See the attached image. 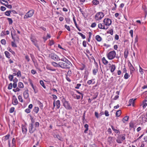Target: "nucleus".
Listing matches in <instances>:
<instances>
[{
  "label": "nucleus",
  "mask_w": 147,
  "mask_h": 147,
  "mask_svg": "<svg viewBox=\"0 0 147 147\" xmlns=\"http://www.w3.org/2000/svg\"><path fill=\"white\" fill-rule=\"evenodd\" d=\"M96 23L94 22L92 24L91 26L92 28H94L96 27Z\"/></svg>",
  "instance_id": "774afa93"
},
{
  "label": "nucleus",
  "mask_w": 147,
  "mask_h": 147,
  "mask_svg": "<svg viewBox=\"0 0 147 147\" xmlns=\"http://www.w3.org/2000/svg\"><path fill=\"white\" fill-rule=\"evenodd\" d=\"M102 61L103 63L105 65H106L108 64V61L106 59L105 57H103L102 58Z\"/></svg>",
  "instance_id": "393cba45"
},
{
  "label": "nucleus",
  "mask_w": 147,
  "mask_h": 147,
  "mask_svg": "<svg viewBox=\"0 0 147 147\" xmlns=\"http://www.w3.org/2000/svg\"><path fill=\"white\" fill-rule=\"evenodd\" d=\"M40 83L41 85L45 88L46 87L44 84L43 81L42 80H40Z\"/></svg>",
  "instance_id": "c9c22d12"
},
{
  "label": "nucleus",
  "mask_w": 147,
  "mask_h": 147,
  "mask_svg": "<svg viewBox=\"0 0 147 147\" xmlns=\"http://www.w3.org/2000/svg\"><path fill=\"white\" fill-rule=\"evenodd\" d=\"M34 12V10L32 9L29 10L24 17V19H27L28 18L31 17L33 15Z\"/></svg>",
  "instance_id": "423d86ee"
},
{
  "label": "nucleus",
  "mask_w": 147,
  "mask_h": 147,
  "mask_svg": "<svg viewBox=\"0 0 147 147\" xmlns=\"http://www.w3.org/2000/svg\"><path fill=\"white\" fill-rule=\"evenodd\" d=\"M7 50L11 52L13 55H14L15 54V52L12 50L9 47L7 48Z\"/></svg>",
  "instance_id": "8fccbe9b"
},
{
  "label": "nucleus",
  "mask_w": 147,
  "mask_h": 147,
  "mask_svg": "<svg viewBox=\"0 0 147 147\" xmlns=\"http://www.w3.org/2000/svg\"><path fill=\"white\" fill-rule=\"evenodd\" d=\"M136 99H133V98L130 99L129 101V105L128 106H129L131 105V104L133 106H134L135 101L136 100Z\"/></svg>",
  "instance_id": "dca6fc26"
},
{
  "label": "nucleus",
  "mask_w": 147,
  "mask_h": 147,
  "mask_svg": "<svg viewBox=\"0 0 147 147\" xmlns=\"http://www.w3.org/2000/svg\"><path fill=\"white\" fill-rule=\"evenodd\" d=\"M13 104L14 105H16L18 104V102L16 98L14 97L13 98L12 101Z\"/></svg>",
  "instance_id": "a211bd4d"
},
{
  "label": "nucleus",
  "mask_w": 147,
  "mask_h": 147,
  "mask_svg": "<svg viewBox=\"0 0 147 147\" xmlns=\"http://www.w3.org/2000/svg\"><path fill=\"white\" fill-rule=\"evenodd\" d=\"M39 109L38 107H35L33 109V111L36 113H37L39 111Z\"/></svg>",
  "instance_id": "a878e982"
},
{
  "label": "nucleus",
  "mask_w": 147,
  "mask_h": 147,
  "mask_svg": "<svg viewBox=\"0 0 147 147\" xmlns=\"http://www.w3.org/2000/svg\"><path fill=\"white\" fill-rule=\"evenodd\" d=\"M104 13L102 12L97 13L95 16V19L96 21L100 20L104 17Z\"/></svg>",
  "instance_id": "7ed1b4c3"
},
{
  "label": "nucleus",
  "mask_w": 147,
  "mask_h": 147,
  "mask_svg": "<svg viewBox=\"0 0 147 147\" xmlns=\"http://www.w3.org/2000/svg\"><path fill=\"white\" fill-rule=\"evenodd\" d=\"M7 20L8 21L9 24L10 25L12 24L13 23V21L12 19L11 18H7Z\"/></svg>",
  "instance_id": "a19ab883"
},
{
  "label": "nucleus",
  "mask_w": 147,
  "mask_h": 147,
  "mask_svg": "<svg viewBox=\"0 0 147 147\" xmlns=\"http://www.w3.org/2000/svg\"><path fill=\"white\" fill-rule=\"evenodd\" d=\"M138 120L140 123H142L145 122L147 121V118L146 117L145 115L143 114L139 117Z\"/></svg>",
  "instance_id": "0eeeda50"
},
{
  "label": "nucleus",
  "mask_w": 147,
  "mask_h": 147,
  "mask_svg": "<svg viewBox=\"0 0 147 147\" xmlns=\"http://www.w3.org/2000/svg\"><path fill=\"white\" fill-rule=\"evenodd\" d=\"M96 117L98 118H99V116H101L102 115V114L101 113H100V114H98V113L96 112H95L94 113Z\"/></svg>",
  "instance_id": "2f4dec72"
},
{
  "label": "nucleus",
  "mask_w": 147,
  "mask_h": 147,
  "mask_svg": "<svg viewBox=\"0 0 147 147\" xmlns=\"http://www.w3.org/2000/svg\"><path fill=\"white\" fill-rule=\"evenodd\" d=\"M12 86H13L12 84L11 83H10L8 85V89L9 90L11 89L12 88Z\"/></svg>",
  "instance_id": "864d4df0"
},
{
  "label": "nucleus",
  "mask_w": 147,
  "mask_h": 147,
  "mask_svg": "<svg viewBox=\"0 0 147 147\" xmlns=\"http://www.w3.org/2000/svg\"><path fill=\"white\" fill-rule=\"evenodd\" d=\"M51 63L52 65L55 67H59V63H58L55 62H52Z\"/></svg>",
  "instance_id": "c85d7f7f"
},
{
  "label": "nucleus",
  "mask_w": 147,
  "mask_h": 147,
  "mask_svg": "<svg viewBox=\"0 0 147 147\" xmlns=\"http://www.w3.org/2000/svg\"><path fill=\"white\" fill-rule=\"evenodd\" d=\"M111 127L112 130L115 132V133L116 134L119 133V134L120 133L119 131L118 130L115 129L113 125H111Z\"/></svg>",
  "instance_id": "412c9836"
},
{
  "label": "nucleus",
  "mask_w": 147,
  "mask_h": 147,
  "mask_svg": "<svg viewBox=\"0 0 147 147\" xmlns=\"http://www.w3.org/2000/svg\"><path fill=\"white\" fill-rule=\"evenodd\" d=\"M32 87L34 90L35 93H36L38 92V90H36V87L35 86H32Z\"/></svg>",
  "instance_id": "4c0bfd02"
},
{
  "label": "nucleus",
  "mask_w": 147,
  "mask_h": 147,
  "mask_svg": "<svg viewBox=\"0 0 147 147\" xmlns=\"http://www.w3.org/2000/svg\"><path fill=\"white\" fill-rule=\"evenodd\" d=\"M125 135L124 134L118 135L116 139V142L117 143L121 144L122 143L123 140L125 139Z\"/></svg>",
  "instance_id": "20e7f679"
},
{
  "label": "nucleus",
  "mask_w": 147,
  "mask_h": 147,
  "mask_svg": "<svg viewBox=\"0 0 147 147\" xmlns=\"http://www.w3.org/2000/svg\"><path fill=\"white\" fill-rule=\"evenodd\" d=\"M105 114L106 116H109V112L107 110H105Z\"/></svg>",
  "instance_id": "bf43d9fd"
},
{
  "label": "nucleus",
  "mask_w": 147,
  "mask_h": 147,
  "mask_svg": "<svg viewBox=\"0 0 147 147\" xmlns=\"http://www.w3.org/2000/svg\"><path fill=\"white\" fill-rule=\"evenodd\" d=\"M98 28L100 29L107 30L108 28V27L107 26L105 27L104 24L103 25L102 24L100 23L98 24Z\"/></svg>",
  "instance_id": "2eb2a0df"
},
{
  "label": "nucleus",
  "mask_w": 147,
  "mask_h": 147,
  "mask_svg": "<svg viewBox=\"0 0 147 147\" xmlns=\"http://www.w3.org/2000/svg\"><path fill=\"white\" fill-rule=\"evenodd\" d=\"M65 27L66 28L68 31H70L71 30L70 27L69 26H67V25H65Z\"/></svg>",
  "instance_id": "13d9d810"
},
{
  "label": "nucleus",
  "mask_w": 147,
  "mask_h": 147,
  "mask_svg": "<svg viewBox=\"0 0 147 147\" xmlns=\"http://www.w3.org/2000/svg\"><path fill=\"white\" fill-rule=\"evenodd\" d=\"M32 124H29V131L30 134L33 133L36 130V127H34Z\"/></svg>",
  "instance_id": "6e6552de"
},
{
  "label": "nucleus",
  "mask_w": 147,
  "mask_h": 147,
  "mask_svg": "<svg viewBox=\"0 0 147 147\" xmlns=\"http://www.w3.org/2000/svg\"><path fill=\"white\" fill-rule=\"evenodd\" d=\"M104 25L107 26H109L111 24L112 21L111 19L108 18H105L103 20Z\"/></svg>",
  "instance_id": "1a4fd4ad"
},
{
  "label": "nucleus",
  "mask_w": 147,
  "mask_h": 147,
  "mask_svg": "<svg viewBox=\"0 0 147 147\" xmlns=\"http://www.w3.org/2000/svg\"><path fill=\"white\" fill-rule=\"evenodd\" d=\"M128 65L130 70V74H132L135 71V69L130 62L128 63Z\"/></svg>",
  "instance_id": "9b49d317"
},
{
  "label": "nucleus",
  "mask_w": 147,
  "mask_h": 147,
  "mask_svg": "<svg viewBox=\"0 0 147 147\" xmlns=\"http://www.w3.org/2000/svg\"><path fill=\"white\" fill-rule=\"evenodd\" d=\"M12 147H15L16 140L14 138H13L12 140Z\"/></svg>",
  "instance_id": "e433bc0d"
},
{
  "label": "nucleus",
  "mask_w": 147,
  "mask_h": 147,
  "mask_svg": "<svg viewBox=\"0 0 147 147\" xmlns=\"http://www.w3.org/2000/svg\"><path fill=\"white\" fill-rule=\"evenodd\" d=\"M25 59H26L27 60V61L28 62H29L30 60V59L29 58V57L27 55H26L25 56Z\"/></svg>",
  "instance_id": "0e129e2a"
},
{
  "label": "nucleus",
  "mask_w": 147,
  "mask_h": 147,
  "mask_svg": "<svg viewBox=\"0 0 147 147\" xmlns=\"http://www.w3.org/2000/svg\"><path fill=\"white\" fill-rule=\"evenodd\" d=\"M15 108L14 107H11L9 110V112L11 113H13L14 110Z\"/></svg>",
  "instance_id": "4d7b16f0"
},
{
  "label": "nucleus",
  "mask_w": 147,
  "mask_h": 147,
  "mask_svg": "<svg viewBox=\"0 0 147 147\" xmlns=\"http://www.w3.org/2000/svg\"><path fill=\"white\" fill-rule=\"evenodd\" d=\"M113 138L112 137H109L107 139V140L108 142L110 144L112 143L113 142Z\"/></svg>",
  "instance_id": "6ab92c4d"
},
{
  "label": "nucleus",
  "mask_w": 147,
  "mask_h": 147,
  "mask_svg": "<svg viewBox=\"0 0 147 147\" xmlns=\"http://www.w3.org/2000/svg\"><path fill=\"white\" fill-rule=\"evenodd\" d=\"M1 42L2 45H5L6 44V40L4 39H2L1 41Z\"/></svg>",
  "instance_id": "a18cd8bd"
},
{
  "label": "nucleus",
  "mask_w": 147,
  "mask_h": 147,
  "mask_svg": "<svg viewBox=\"0 0 147 147\" xmlns=\"http://www.w3.org/2000/svg\"><path fill=\"white\" fill-rule=\"evenodd\" d=\"M22 131L24 134H26L27 131V129L26 127L24 126H22Z\"/></svg>",
  "instance_id": "aec40b11"
},
{
  "label": "nucleus",
  "mask_w": 147,
  "mask_h": 147,
  "mask_svg": "<svg viewBox=\"0 0 147 147\" xmlns=\"http://www.w3.org/2000/svg\"><path fill=\"white\" fill-rule=\"evenodd\" d=\"M95 38L98 42H100L102 40L101 37L99 35L96 36H95Z\"/></svg>",
  "instance_id": "5701e85b"
},
{
  "label": "nucleus",
  "mask_w": 147,
  "mask_h": 147,
  "mask_svg": "<svg viewBox=\"0 0 147 147\" xmlns=\"http://www.w3.org/2000/svg\"><path fill=\"white\" fill-rule=\"evenodd\" d=\"M83 45L84 47H86V42L84 40L83 42Z\"/></svg>",
  "instance_id": "338daca9"
},
{
  "label": "nucleus",
  "mask_w": 147,
  "mask_h": 147,
  "mask_svg": "<svg viewBox=\"0 0 147 147\" xmlns=\"http://www.w3.org/2000/svg\"><path fill=\"white\" fill-rule=\"evenodd\" d=\"M30 39L31 41L32 42V43H33V44L36 46V47H37L38 48L39 46L38 44L37 43V40L34 38H33L32 37H31L30 38Z\"/></svg>",
  "instance_id": "ddd939ff"
},
{
  "label": "nucleus",
  "mask_w": 147,
  "mask_h": 147,
  "mask_svg": "<svg viewBox=\"0 0 147 147\" xmlns=\"http://www.w3.org/2000/svg\"><path fill=\"white\" fill-rule=\"evenodd\" d=\"M15 41H14V42H11V45L12 47H17V46L16 45V44L15 43Z\"/></svg>",
  "instance_id": "49530a36"
},
{
  "label": "nucleus",
  "mask_w": 147,
  "mask_h": 147,
  "mask_svg": "<svg viewBox=\"0 0 147 147\" xmlns=\"http://www.w3.org/2000/svg\"><path fill=\"white\" fill-rule=\"evenodd\" d=\"M18 85V87L20 88H23L24 87L23 84L21 82H19Z\"/></svg>",
  "instance_id": "473e14b6"
},
{
  "label": "nucleus",
  "mask_w": 147,
  "mask_h": 147,
  "mask_svg": "<svg viewBox=\"0 0 147 147\" xmlns=\"http://www.w3.org/2000/svg\"><path fill=\"white\" fill-rule=\"evenodd\" d=\"M121 110H118L116 113V115L117 117H119L121 115Z\"/></svg>",
  "instance_id": "cd10ccee"
},
{
  "label": "nucleus",
  "mask_w": 147,
  "mask_h": 147,
  "mask_svg": "<svg viewBox=\"0 0 147 147\" xmlns=\"http://www.w3.org/2000/svg\"><path fill=\"white\" fill-rule=\"evenodd\" d=\"M5 55L6 56V57L8 58H9L10 57V54L7 51H5Z\"/></svg>",
  "instance_id": "c756f323"
},
{
  "label": "nucleus",
  "mask_w": 147,
  "mask_h": 147,
  "mask_svg": "<svg viewBox=\"0 0 147 147\" xmlns=\"http://www.w3.org/2000/svg\"><path fill=\"white\" fill-rule=\"evenodd\" d=\"M66 80L68 81L69 82H71V80L68 77V75H66Z\"/></svg>",
  "instance_id": "680f3d73"
},
{
  "label": "nucleus",
  "mask_w": 147,
  "mask_h": 147,
  "mask_svg": "<svg viewBox=\"0 0 147 147\" xmlns=\"http://www.w3.org/2000/svg\"><path fill=\"white\" fill-rule=\"evenodd\" d=\"M0 9L2 11H4L6 9V8L4 7L1 6L0 8Z\"/></svg>",
  "instance_id": "e2e57ef3"
},
{
  "label": "nucleus",
  "mask_w": 147,
  "mask_h": 147,
  "mask_svg": "<svg viewBox=\"0 0 147 147\" xmlns=\"http://www.w3.org/2000/svg\"><path fill=\"white\" fill-rule=\"evenodd\" d=\"M10 13L11 12L10 11H6L5 13V14L7 16H9L10 15Z\"/></svg>",
  "instance_id": "603ef678"
},
{
  "label": "nucleus",
  "mask_w": 147,
  "mask_h": 147,
  "mask_svg": "<svg viewBox=\"0 0 147 147\" xmlns=\"http://www.w3.org/2000/svg\"><path fill=\"white\" fill-rule=\"evenodd\" d=\"M107 33L110 34L111 35H112L113 34V30L112 29H109L107 32Z\"/></svg>",
  "instance_id": "72a5a7b5"
},
{
  "label": "nucleus",
  "mask_w": 147,
  "mask_h": 147,
  "mask_svg": "<svg viewBox=\"0 0 147 147\" xmlns=\"http://www.w3.org/2000/svg\"><path fill=\"white\" fill-rule=\"evenodd\" d=\"M60 101L59 100H58L57 101H56V102H55V100H54V101L53 102V108H54L55 106L56 105L57 107V109H59L60 106Z\"/></svg>",
  "instance_id": "f8f14e48"
},
{
  "label": "nucleus",
  "mask_w": 147,
  "mask_h": 147,
  "mask_svg": "<svg viewBox=\"0 0 147 147\" xmlns=\"http://www.w3.org/2000/svg\"><path fill=\"white\" fill-rule=\"evenodd\" d=\"M20 89L18 88H16V89H13V90L15 92H19L20 91Z\"/></svg>",
  "instance_id": "052dcab7"
},
{
  "label": "nucleus",
  "mask_w": 147,
  "mask_h": 147,
  "mask_svg": "<svg viewBox=\"0 0 147 147\" xmlns=\"http://www.w3.org/2000/svg\"><path fill=\"white\" fill-rule=\"evenodd\" d=\"M143 69L139 65V71L141 74H142L144 73Z\"/></svg>",
  "instance_id": "79ce46f5"
},
{
  "label": "nucleus",
  "mask_w": 147,
  "mask_h": 147,
  "mask_svg": "<svg viewBox=\"0 0 147 147\" xmlns=\"http://www.w3.org/2000/svg\"><path fill=\"white\" fill-rule=\"evenodd\" d=\"M54 136L55 138H58L59 140H61V136L59 135L58 134L57 135L56 134Z\"/></svg>",
  "instance_id": "ea45409f"
},
{
  "label": "nucleus",
  "mask_w": 147,
  "mask_h": 147,
  "mask_svg": "<svg viewBox=\"0 0 147 147\" xmlns=\"http://www.w3.org/2000/svg\"><path fill=\"white\" fill-rule=\"evenodd\" d=\"M109 67L110 68V71L111 73H113L116 69V66L114 64H112Z\"/></svg>",
  "instance_id": "f3484780"
},
{
  "label": "nucleus",
  "mask_w": 147,
  "mask_h": 147,
  "mask_svg": "<svg viewBox=\"0 0 147 147\" xmlns=\"http://www.w3.org/2000/svg\"><path fill=\"white\" fill-rule=\"evenodd\" d=\"M30 119L31 120V122L29 124H32V125H34L35 122V119L32 117H30Z\"/></svg>",
  "instance_id": "c03bdc74"
},
{
  "label": "nucleus",
  "mask_w": 147,
  "mask_h": 147,
  "mask_svg": "<svg viewBox=\"0 0 147 147\" xmlns=\"http://www.w3.org/2000/svg\"><path fill=\"white\" fill-rule=\"evenodd\" d=\"M61 101L63 103V106L66 109H71V107L70 106L69 104L67 101H66L65 98H63Z\"/></svg>",
  "instance_id": "39448f33"
},
{
  "label": "nucleus",
  "mask_w": 147,
  "mask_h": 147,
  "mask_svg": "<svg viewBox=\"0 0 147 147\" xmlns=\"http://www.w3.org/2000/svg\"><path fill=\"white\" fill-rule=\"evenodd\" d=\"M78 34H79L82 37V38L85 39L86 38L85 36L82 33L80 32H78Z\"/></svg>",
  "instance_id": "37998d69"
},
{
  "label": "nucleus",
  "mask_w": 147,
  "mask_h": 147,
  "mask_svg": "<svg viewBox=\"0 0 147 147\" xmlns=\"http://www.w3.org/2000/svg\"><path fill=\"white\" fill-rule=\"evenodd\" d=\"M9 136V134H7V135L3 137V140L5 141H6V140L8 139Z\"/></svg>",
  "instance_id": "bb28decb"
},
{
  "label": "nucleus",
  "mask_w": 147,
  "mask_h": 147,
  "mask_svg": "<svg viewBox=\"0 0 147 147\" xmlns=\"http://www.w3.org/2000/svg\"><path fill=\"white\" fill-rule=\"evenodd\" d=\"M16 75L18 77H21V72L19 70L16 74Z\"/></svg>",
  "instance_id": "de8ad7c7"
},
{
  "label": "nucleus",
  "mask_w": 147,
  "mask_h": 147,
  "mask_svg": "<svg viewBox=\"0 0 147 147\" xmlns=\"http://www.w3.org/2000/svg\"><path fill=\"white\" fill-rule=\"evenodd\" d=\"M60 60L64 62H59V67L63 69H69L71 65L70 62L65 58L61 59Z\"/></svg>",
  "instance_id": "f257e3e1"
},
{
  "label": "nucleus",
  "mask_w": 147,
  "mask_h": 147,
  "mask_svg": "<svg viewBox=\"0 0 147 147\" xmlns=\"http://www.w3.org/2000/svg\"><path fill=\"white\" fill-rule=\"evenodd\" d=\"M8 78L10 81H12L13 78V77L12 75H9Z\"/></svg>",
  "instance_id": "09e8293b"
},
{
  "label": "nucleus",
  "mask_w": 147,
  "mask_h": 147,
  "mask_svg": "<svg viewBox=\"0 0 147 147\" xmlns=\"http://www.w3.org/2000/svg\"><path fill=\"white\" fill-rule=\"evenodd\" d=\"M18 99L19 101L20 102H23V100L22 99V97L21 96L19 95L18 96Z\"/></svg>",
  "instance_id": "3c124183"
},
{
  "label": "nucleus",
  "mask_w": 147,
  "mask_h": 147,
  "mask_svg": "<svg viewBox=\"0 0 147 147\" xmlns=\"http://www.w3.org/2000/svg\"><path fill=\"white\" fill-rule=\"evenodd\" d=\"M116 55V52L115 51H110L107 54V58L110 60L114 59Z\"/></svg>",
  "instance_id": "f03ea898"
},
{
  "label": "nucleus",
  "mask_w": 147,
  "mask_h": 147,
  "mask_svg": "<svg viewBox=\"0 0 147 147\" xmlns=\"http://www.w3.org/2000/svg\"><path fill=\"white\" fill-rule=\"evenodd\" d=\"M1 36H4L5 35V31H2L0 34Z\"/></svg>",
  "instance_id": "69168bd1"
},
{
  "label": "nucleus",
  "mask_w": 147,
  "mask_h": 147,
  "mask_svg": "<svg viewBox=\"0 0 147 147\" xmlns=\"http://www.w3.org/2000/svg\"><path fill=\"white\" fill-rule=\"evenodd\" d=\"M129 117L128 116L125 117L122 119V121L123 123H125L126 122L128 121Z\"/></svg>",
  "instance_id": "4be33fe9"
},
{
  "label": "nucleus",
  "mask_w": 147,
  "mask_h": 147,
  "mask_svg": "<svg viewBox=\"0 0 147 147\" xmlns=\"http://www.w3.org/2000/svg\"><path fill=\"white\" fill-rule=\"evenodd\" d=\"M98 70L97 69H94L93 70V73L94 75H95L97 72Z\"/></svg>",
  "instance_id": "6e6d98bb"
},
{
  "label": "nucleus",
  "mask_w": 147,
  "mask_h": 147,
  "mask_svg": "<svg viewBox=\"0 0 147 147\" xmlns=\"http://www.w3.org/2000/svg\"><path fill=\"white\" fill-rule=\"evenodd\" d=\"M129 54V52L127 50H125L124 52V57L126 59Z\"/></svg>",
  "instance_id": "b1692460"
},
{
  "label": "nucleus",
  "mask_w": 147,
  "mask_h": 147,
  "mask_svg": "<svg viewBox=\"0 0 147 147\" xmlns=\"http://www.w3.org/2000/svg\"><path fill=\"white\" fill-rule=\"evenodd\" d=\"M129 77V76L128 74L127 73H126L125 74L124 76V78L125 79H127Z\"/></svg>",
  "instance_id": "58836bf2"
},
{
  "label": "nucleus",
  "mask_w": 147,
  "mask_h": 147,
  "mask_svg": "<svg viewBox=\"0 0 147 147\" xmlns=\"http://www.w3.org/2000/svg\"><path fill=\"white\" fill-rule=\"evenodd\" d=\"M50 56L51 58L55 61H57L60 60V59H59V57L55 54L51 53L50 55Z\"/></svg>",
  "instance_id": "9d476101"
},
{
  "label": "nucleus",
  "mask_w": 147,
  "mask_h": 147,
  "mask_svg": "<svg viewBox=\"0 0 147 147\" xmlns=\"http://www.w3.org/2000/svg\"><path fill=\"white\" fill-rule=\"evenodd\" d=\"M92 3L94 5H97L99 4V2L97 0H93L92 1Z\"/></svg>",
  "instance_id": "f704fd0d"
},
{
  "label": "nucleus",
  "mask_w": 147,
  "mask_h": 147,
  "mask_svg": "<svg viewBox=\"0 0 147 147\" xmlns=\"http://www.w3.org/2000/svg\"><path fill=\"white\" fill-rule=\"evenodd\" d=\"M28 90L27 89L23 93V96L24 98L27 99L29 97V93Z\"/></svg>",
  "instance_id": "4468645a"
},
{
  "label": "nucleus",
  "mask_w": 147,
  "mask_h": 147,
  "mask_svg": "<svg viewBox=\"0 0 147 147\" xmlns=\"http://www.w3.org/2000/svg\"><path fill=\"white\" fill-rule=\"evenodd\" d=\"M39 122H36L34 123V127H39Z\"/></svg>",
  "instance_id": "5fc2aeb1"
},
{
  "label": "nucleus",
  "mask_w": 147,
  "mask_h": 147,
  "mask_svg": "<svg viewBox=\"0 0 147 147\" xmlns=\"http://www.w3.org/2000/svg\"><path fill=\"white\" fill-rule=\"evenodd\" d=\"M88 125L87 124H86L84 125V127L86 128V129L84 130V132L85 133H87V131H88Z\"/></svg>",
  "instance_id": "7c9ffc66"
}]
</instances>
